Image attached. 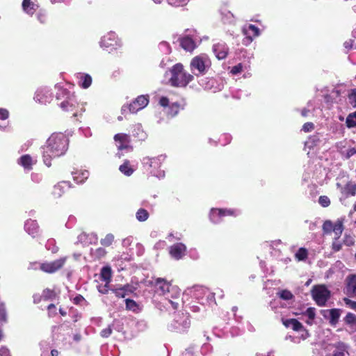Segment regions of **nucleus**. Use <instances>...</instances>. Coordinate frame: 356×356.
Returning <instances> with one entry per match:
<instances>
[{
  "label": "nucleus",
  "mask_w": 356,
  "mask_h": 356,
  "mask_svg": "<svg viewBox=\"0 0 356 356\" xmlns=\"http://www.w3.org/2000/svg\"><path fill=\"white\" fill-rule=\"evenodd\" d=\"M22 8L27 14L32 15L36 10L38 6L31 0H23Z\"/></svg>",
  "instance_id": "27"
},
{
  "label": "nucleus",
  "mask_w": 356,
  "mask_h": 356,
  "mask_svg": "<svg viewBox=\"0 0 356 356\" xmlns=\"http://www.w3.org/2000/svg\"><path fill=\"white\" fill-rule=\"evenodd\" d=\"M180 109V106L178 103H173L169 108L168 115L171 117L175 116Z\"/></svg>",
  "instance_id": "40"
},
{
  "label": "nucleus",
  "mask_w": 356,
  "mask_h": 356,
  "mask_svg": "<svg viewBox=\"0 0 356 356\" xmlns=\"http://www.w3.org/2000/svg\"><path fill=\"white\" fill-rule=\"evenodd\" d=\"M191 325L188 314H177L169 325L170 330L177 332H185Z\"/></svg>",
  "instance_id": "5"
},
{
  "label": "nucleus",
  "mask_w": 356,
  "mask_h": 356,
  "mask_svg": "<svg viewBox=\"0 0 356 356\" xmlns=\"http://www.w3.org/2000/svg\"><path fill=\"white\" fill-rule=\"evenodd\" d=\"M321 314L332 325H336L341 315V310L339 309H324L321 311Z\"/></svg>",
  "instance_id": "11"
},
{
  "label": "nucleus",
  "mask_w": 356,
  "mask_h": 356,
  "mask_svg": "<svg viewBox=\"0 0 356 356\" xmlns=\"http://www.w3.org/2000/svg\"><path fill=\"white\" fill-rule=\"evenodd\" d=\"M9 113L6 109L0 108V120H4L8 118Z\"/></svg>",
  "instance_id": "57"
},
{
  "label": "nucleus",
  "mask_w": 356,
  "mask_h": 356,
  "mask_svg": "<svg viewBox=\"0 0 356 356\" xmlns=\"http://www.w3.org/2000/svg\"><path fill=\"white\" fill-rule=\"evenodd\" d=\"M159 47L161 50H163L165 54L170 53V47L169 44L166 42H162L159 44Z\"/></svg>",
  "instance_id": "55"
},
{
  "label": "nucleus",
  "mask_w": 356,
  "mask_h": 356,
  "mask_svg": "<svg viewBox=\"0 0 356 356\" xmlns=\"http://www.w3.org/2000/svg\"><path fill=\"white\" fill-rule=\"evenodd\" d=\"M332 347V356H346L348 355V346L342 341L331 344Z\"/></svg>",
  "instance_id": "15"
},
{
  "label": "nucleus",
  "mask_w": 356,
  "mask_h": 356,
  "mask_svg": "<svg viewBox=\"0 0 356 356\" xmlns=\"http://www.w3.org/2000/svg\"><path fill=\"white\" fill-rule=\"evenodd\" d=\"M277 294L282 299L285 300H289L293 298V295L291 293V291L288 290H282L280 291Z\"/></svg>",
  "instance_id": "42"
},
{
  "label": "nucleus",
  "mask_w": 356,
  "mask_h": 356,
  "mask_svg": "<svg viewBox=\"0 0 356 356\" xmlns=\"http://www.w3.org/2000/svg\"><path fill=\"white\" fill-rule=\"evenodd\" d=\"M134 132V136L140 140H144L146 138L147 135L140 125L136 126Z\"/></svg>",
  "instance_id": "34"
},
{
  "label": "nucleus",
  "mask_w": 356,
  "mask_h": 356,
  "mask_svg": "<svg viewBox=\"0 0 356 356\" xmlns=\"http://www.w3.org/2000/svg\"><path fill=\"white\" fill-rule=\"evenodd\" d=\"M169 4L174 6H181L186 5L188 0H168Z\"/></svg>",
  "instance_id": "49"
},
{
  "label": "nucleus",
  "mask_w": 356,
  "mask_h": 356,
  "mask_svg": "<svg viewBox=\"0 0 356 356\" xmlns=\"http://www.w3.org/2000/svg\"><path fill=\"white\" fill-rule=\"evenodd\" d=\"M67 257H64L53 261L42 263L40 269L47 273H54L64 266Z\"/></svg>",
  "instance_id": "7"
},
{
  "label": "nucleus",
  "mask_w": 356,
  "mask_h": 356,
  "mask_svg": "<svg viewBox=\"0 0 356 356\" xmlns=\"http://www.w3.org/2000/svg\"><path fill=\"white\" fill-rule=\"evenodd\" d=\"M318 202L322 207H326L330 205V200L328 197L322 195V196H320Z\"/></svg>",
  "instance_id": "46"
},
{
  "label": "nucleus",
  "mask_w": 356,
  "mask_h": 356,
  "mask_svg": "<svg viewBox=\"0 0 356 356\" xmlns=\"http://www.w3.org/2000/svg\"><path fill=\"white\" fill-rule=\"evenodd\" d=\"M238 213L236 210L212 209L210 212V219L213 222L218 223L222 216H237Z\"/></svg>",
  "instance_id": "8"
},
{
  "label": "nucleus",
  "mask_w": 356,
  "mask_h": 356,
  "mask_svg": "<svg viewBox=\"0 0 356 356\" xmlns=\"http://www.w3.org/2000/svg\"><path fill=\"white\" fill-rule=\"evenodd\" d=\"M343 230V224L341 222H337L334 224L332 232L334 233V238H339Z\"/></svg>",
  "instance_id": "35"
},
{
  "label": "nucleus",
  "mask_w": 356,
  "mask_h": 356,
  "mask_svg": "<svg viewBox=\"0 0 356 356\" xmlns=\"http://www.w3.org/2000/svg\"><path fill=\"white\" fill-rule=\"evenodd\" d=\"M168 301L170 303V305H172V307H173V309H177L178 305H179L178 302H177L174 300H169Z\"/></svg>",
  "instance_id": "63"
},
{
  "label": "nucleus",
  "mask_w": 356,
  "mask_h": 356,
  "mask_svg": "<svg viewBox=\"0 0 356 356\" xmlns=\"http://www.w3.org/2000/svg\"><path fill=\"white\" fill-rule=\"evenodd\" d=\"M106 254V250L102 248H99L95 250L93 255L97 259H101Z\"/></svg>",
  "instance_id": "47"
},
{
  "label": "nucleus",
  "mask_w": 356,
  "mask_h": 356,
  "mask_svg": "<svg viewBox=\"0 0 356 356\" xmlns=\"http://www.w3.org/2000/svg\"><path fill=\"white\" fill-rule=\"evenodd\" d=\"M56 99L60 101V107L65 111H74L77 102L73 94H71L66 89L60 88L56 95Z\"/></svg>",
  "instance_id": "4"
},
{
  "label": "nucleus",
  "mask_w": 356,
  "mask_h": 356,
  "mask_svg": "<svg viewBox=\"0 0 356 356\" xmlns=\"http://www.w3.org/2000/svg\"><path fill=\"white\" fill-rule=\"evenodd\" d=\"M25 230L28 232L29 234L31 235L33 237L35 236V234L38 232V225L36 221L33 220H28L24 225Z\"/></svg>",
  "instance_id": "24"
},
{
  "label": "nucleus",
  "mask_w": 356,
  "mask_h": 356,
  "mask_svg": "<svg viewBox=\"0 0 356 356\" xmlns=\"http://www.w3.org/2000/svg\"><path fill=\"white\" fill-rule=\"evenodd\" d=\"M127 288H118L114 289L113 291L117 297L119 298H124L126 296H127V293L126 292Z\"/></svg>",
  "instance_id": "45"
},
{
  "label": "nucleus",
  "mask_w": 356,
  "mask_h": 356,
  "mask_svg": "<svg viewBox=\"0 0 356 356\" xmlns=\"http://www.w3.org/2000/svg\"><path fill=\"white\" fill-rule=\"evenodd\" d=\"M120 171L126 176H131L135 169L131 166L130 162L126 160L123 164L119 167Z\"/></svg>",
  "instance_id": "28"
},
{
  "label": "nucleus",
  "mask_w": 356,
  "mask_h": 356,
  "mask_svg": "<svg viewBox=\"0 0 356 356\" xmlns=\"http://www.w3.org/2000/svg\"><path fill=\"white\" fill-rule=\"evenodd\" d=\"M168 99L163 97L160 99L159 103L162 106H166L168 104Z\"/></svg>",
  "instance_id": "61"
},
{
  "label": "nucleus",
  "mask_w": 356,
  "mask_h": 356,
  "mask_svg": "<svg viewBox=\"0 0 356 356\" xmlns=\"http://www.w3.org/2000/svg\"><path fill=\"white\" fill-rule=\"evenodd\" d=\"M92 83V78L88 74H82L80 75L79 84L83 88H88Z\"/></svg>",
  "instance_id": "29"
},
{
  "label": "nucleus",
  "mask_w": 356,
  "mask_h": 356,
  "mask_svg": "<svg viewBox=\"0 0 356 356\" xmlns=\"http://www.w3.org/2000/svg\"><path fill=\"white\" fill-rule=\"evenodd\" d=\"M343 243L339 238H334L332 242V248L334 252H338L341 250Z\"/></svg>",
  "instance_id": "43"
},
{
  "label": "nucleus",
  "mask_w": 356,
  "mask_h": 356,
  "mask_svg": "<svg viewBox=\"0 0 356 356\" xmlns=\"http://www.w3.org/2000/svg\"><path fill=\"white\" fill-rule=\"evenodd\" d=\"M354 41L353 40H349L348 41H346L343 44L345 48L346 49H351L353 46Z\"/></svg>",
  "instance_id": "59"
},
{
  "label": "nucleus",
  "mask_w": 356,
  "mask_h": 356,
  "mask_svg": "<svg viewBox=\"0 0 356 356\" xmlns=\"http://www.w3.org/2000/svg\"><path fill=\"white\" fill-rule=\"evenodd\" d=\"M181 46L186 51H191L195 48V42L190 37H184L181 39Z\"/></svg>",
  "instance_id": "25"
},
{
  "label": "nucleus",
  "mask_w": 356,
  "mask_h": 356,
  "mask_svg": "<svg viewBox=\"0 0 356 356\" xmlns=\"http://www.w3.org/2000/svg\"><path fill=\"white\" fill-rule=\"evenodd\" d=\"M121 111H122V113L123 114L126 113L128 111H129V106H123L122 107Z\"/></svg>",
  "instance_id": "64"
},
{
  "label": "nucleus",
  "mask_w": 356,
  "mask_h": 356,
  "mask_svg": "<svg viewBox=\"0 0 356 356\" xmlns=\"http://www.w3.org/2000/svg\"><path fill=\"white\" fill-rule=\"evenodd\" d=\"M0 356H10L9 350L6 347L0 349Z\"/></svg>",
  "instance_id": "58"
},
{
  "label": "nucleus",
  "mask_w": 356,
  "mask_h": 356,
  "mask_svg": "<svg viewBox=\"0 0 356 356\" xmlns=\"http://www.w3.org/2000/svg\"><path fill=\"white\" fill-rule=\"evenodd\" d=\"M242 32L246 36L248 42H251L253 37H257L260 34L259 29L253 24L245 25L242 29Z\"/></svg>",
  "instance_id": "14"
},
{
  "label": "nucleus",
  "mask_w": 356,
  "mask_h": 356,
  "mask_svg": "<svg viewBox=\"0 0 356 356\" xmlns=\"http://www.w3.org/2000/svg\"><path fill=\"white\" fill-rule=\"evenodd\" d=\"M343 300L347 307L356 312V301L352 300L348 298H344Z\"/></svg>",
  "instance_id": "44"
},
{
  "label": "nucleus",
  "mask_w": 356,
  "mask_h": 356,
  "mask_svg": "<svg viewBox=\"0 0 356 356\" xmlns=\"http://www.w3.org/2000/svg\"><path fill=\"white\" fill-rule=\"evenodd\" d=\"M342 241L343 244L346 246H350L354 243V238L348 235H345Z\"/></svg>",
  "instance_id": "51"
},
{
  "label": "nucleus",
  "mask_w": 356,
  "mask_h": 356,
  "mask_svg": "<svg viewBox=\"0 0 356 356\" xmlns=\"http://www.w3.org/2000/svg\"><path fill=\"white\" fill-rule=\"evenodd\" d=\"M186 251V247L181 243H176L170 248V254L177 260L181 259Z\"/></svg>",
  "instance_id": "13"
},
{
  "label": "nucleus",
  "mask_w": 356,
  "mask_h": 356,
  "mask_svg": "<svg viewBox=\"0 0 356 356\" xmlns=\"http://www.w3.org/2000/svg\"><path fill=\"white\" fill-rule=\"evenodd\" d=\"M334 227V224H333L332 222V221H330V220L325 221L323 225V233L325 234H330L332 232Z\"/></svg>",
  "instance_id": "38"
},
{
  "label": "nucleus",
  "mask_w": 356,
  "mask_h": 356,
  "mask_svg": "<svg viewBox=\"0 0 356 356\" xmlns=\"http://www.w3.org/2000/svg\"><path fill=\"white\" fill-rule=\"evenodd\" d=\"M89 172L87 170H85L81 173V177H74V181L77 183H82L85 179L88 177Z\"/></svg>",
  "instance_id": "48"
},
{
  "label": "nucleus",
  "mask_w": 356,
  "mask_h": 356,
  "mask_svg": "<svg viewBox=\"0 0 356 356\" xmlns=\"http://www.w3.org/2000/svg\"><path fill=\"white\" fill-rule=\"evenodd\" d=\"M69 140L61 133L53 134L42 147V157L44 164L49 167L51 160L65 154L68 149Z\"/></svg>",
  "instance_id": "1"
},
{
  "label": "nucleus",
  "mask_w": 356,
  "mask_h": 356,
  "mask_svg": "<svg viewBox=\"0 0 356 356\" xmlns=\"http://www.w3.org/2000/svg\"><path fill=\"white\" fill-rule=\"evenodd\" d=\"M345 293L350 297L356 298V275H350L346 278Z\"/></svg>",
  "instance_id": "12"
},
{
  "label": "nucleus",
  "mask_w": 356,
  "mask_h": 356,
  "mask_svg": "<svg viewBox=\"0 0 356 356\" xmlns=\"http://www.w3.org/2000/svg\"><path fill=\"white\" fill-rule=\"evenodd\" d=\"M52 94L50 92L49 88H40L35 94L34 99L41 104L49 103L52 100Z\"/></svg>",
  "instance_id": "10"
},
{
  "label": "nucleus",
  "mask_w": 356,
  "mask_h": 356,
  "mask_svg": "<svg viewBox=\"0 0 356 356\" xmlns=\"http://www.w3.org/2000/svg\"><path fill=\"white\" fill-rule=\"evenodd\" d=\"M125 302H126V307L128 309L135 310L136 307H137V305L134 300H131V299H127L125 300Z\"/></svg>",
  "instance_id": "50"
},
{
  "label": "nucleus",
  "mask_w": 356,
  "mask_h": 356,
  "mask_svg": "<svg viewBox=\"0 0 356 356\" xmlns=\"http://www.w3.org/2000/svg\"><path fill=\"white\" fill-rule=\"evenodd\" d=\"M114 240V236L111 234H108L104 238L101 240V244L104 246H109L112 244Z\"/></svg>",
  "instance_id": "41"
},
{
  "label": "nucleus",
  "mask_w": 356,
  "mask_h": 356,
  "mask_svg": "<svg viewBox=\"0 0 356 356\" xmlns=\"http://www.w3.org/2000/svg\"><path fill=\"white\" fill-rule=\"evenodd\" d=\"M349 101L354 107H356V90H352L349 95Z\"/></svg>",
  "instance_id": "53"
},
{
  "label": "nucleus",
  "mask_w": 356,
  "mask_h": 356,
  "mask_svg": "<svg viewBox=\"0 0 356 356\" xmlns=\"http://www.w3.org/2000/svg\"><path fill=\"white\" fill-rule=\"evenodd\" d=\"M41 297L45 300H53L55 298V293L53 290L46 289L42 291Z\"/></svg>",
  "instance_id": "37"
},
{
  "label": "nucleus",
  "mask_w": 356,
  "mask_h": 356,
  "mask_svg": "<svg viewBox=\"0 0 356 356\" xmlns=\"http://www.w3.org/2000/svg\"><path fill=\"white\" fill-rule=\"evenodd\" d=\"M242 71V65L241 63L238 64L237 65L234 66L231 72L233 74H237L240 73Z\"/></svg>",
  "instance_id": "56"
},
{
  "label": "nucleus",
  "mask_w": 356,
  "mask_h": 356,
  "mask_svg": "<svg viewBox=\"0 0 356 356\" xmlns=\"http://www.w3.org/2000/svg\"><path fill=\"white\" fill-rule=\"evenodd\" d=\"M343 321L350 333L356 332V316L354 314L348 313Z\"/></svg>",
  "instance_id": "20"
},
{
  "label": "nucleus",
  "mask_w": 356,
  "mask_h": 356,
  "mask_svg": "<svg viewBox=\"0 0 356 356\" xmlns=\"http://www.w3.org/2000/svg\"><path fill=\"white\" fill-rule=\"evenodd\" d=\"M211 65L209 56L200 54L192 58L190 63L191 71L195 76L203 75L209 70Z\"/></svg>",
  "instance_id": "3"
},
{
  "label": "nucleus",
  "mask_w": 356,
  "mask_h": 356,
  "mask_svg": "<svg viewBox=\"0 0 356 356\" xmlns=\"http://www.w3.org/2000/svg\"><path fill=\"white\" fill-rule=\"evenodd\" d=\"M154 286L158 290V292H159L160 295L165 296L170 292V284L164 279H156Z\"/></svg>",
  "instance_id": "16"
},
{
  "label": "nucleus",
  "mask_w": 356,
  "mask_h": 356,
  "mask_svg": "<svg viewBox=\"0 0 356 356\" xmlns=\"http://www.w3.org/2000/svg\"><path fill=\"white\" fill-rule=\"evenodd\" d=\"M122 288H127L126 289V292L127 293V295H129V293L133 292L132 286H131L129 285H124Z\"/></svg>",
  "instance_id": "62"
},
{
  "label": "nucleus",
  "mask_w": 356,
  "mask_h": 356,
  "mask_svg": "<svg viewBox=\"0 0 356 356\" xmlns=\"http://www.w3.org/2000/svg\"><path fill=\"white\" fill-rule=\"evenodd\" d=\"M136 216L138 220L143 222L148 218L149 213L147 210L144 209H140L136 212Z\"/></svg>",
  "instance_id": "33"
},
{
  "label": "nucleus",
  "mask_w": 356,
  "mask_h": 356,
  "mask_svg": "<svg viewBox=\"0 0 356 356\" xmlns=\"http://www.w3.org/2000/svg\"><path fill=\"white\" fill-rule=\"evenodd\" d=\"M343 192L346 195H355L356 193V184L354 182H348L343 188Z\"/></svg>",
  "instance_id": "30"
},
{
  "label": "nucleus",
  "mask_w": 356,
  "mask_h": 356,
  "mask_svg": "<svg viewBox=\"0 0 356 356\" xmlns=\"http://www.w3.org/2000/svg\"><path fill=\"white\" fill-rule=\"evenodd\" d=\"M295 257L298 261H303L307 257V250L301 248L296 253Z\"/></svg>",
  "instance_id": "39"
},
{
  "label": "nucleus",
  "mask_w": 356,
  "mask_h": 356,
  "mask_svg": "<svg viewBox=\"0 0 356 356\" xmlns=\"http://www.w3.org/2000/svg\"><path fill=\"white\" fill-rule=\"evenodd\" d=\"M111 334H112V329H111V326H108V327L103 329L100 332L101 337H102L104 338H108Z\"/></svg>",
  "instance_id": "52"
},
{
  "label": "nucleus",
  "mask_w": 356,
  "mask_h": 356,
  "mask_svg": "<svg viewBox=\"0 0 356 356\" xmlns=\"http://www.w3.org/2000/svg\"><path fill=\"white\" fill-rule=\"evenodd\" d=\"M314 129V125L312 122H306L302 126V130L305 132H309Z\"/></svg>",
  "instance_id": "54"
},
{
  "label": "nucleus",
  "mask_w": 356,
  "mask_h": 356,
  "mask_svg": "<svg viewBox=\"0 0 356 356\" xmlns=\"http://www.w3.org/2000/svg\"><path fill=\"white\" fill-rule=\"evenodd\" d=\"M283 323L286 327H291L295 331H300L303 328L302 325L294 318L285 320Z\"/></svg>",
  "instance_id": "26"
},
{
  "label": "nucleus",
  "mask_w": 356,
  "mask_h": 356,
  "mask_svg": "<svg viewBox=\"0 0 356 356\" xmlns=\"http://www.w3.org/2000/svg\"><path fill=\"white\" fill-rule=\"evenodd\" d=\"M161 158L162 156L154 158L145 157L143 159V164L145 167L157 168L160 166Z\"/></svg>",
  "instance_id": "22"
},
{
  "label": "nucleus",
  "mask_w": 356,
  "mask_h": 356,
  "mask_svg": "<svg viewBox=\"0 0 356 356\" xmlns=\"http://www.w3.org/2000/svg\"><path fill=\"white\" fill-rule=\"evenodd\" d=\"M116 44V37L113 33H109L107 35L103 36L100 41V45L103 48L114 47Z\"/></svg>",
  "instance_id": "18"
},
{
  "label": "nucleus",
  "mask_w": 356,
  "mask_h": 356,
  "mask_svg": "<svg viewBox=\"0 0 356 356\" xmlns=\"http://www.w3.org/2000/svg\"><path fill=\"white\" fill-rule=\"evenodd\" d=\"M148 103L149 97L147 95H140L129 105V112L135 113L147 106Z\"/></svg>",
  "instance_id": "9"
},
{
  "label": "nucleus",
  "mask_w": 356,
  "mask_h": 356,
  "mask_svg": "<svg viewBox=\"0 0 356 356\" xmlns=\"http://www.w3.org/2000/svg\"><path fill=\"white\" fill-rule=\"evenodd\" d=\"M84 300V298L82 296L78 295L74 298V302L75 304H80L82 301Z\"/></svg>",
  "instance_id": "60"
},
{
  "label": "nucleus",
  "mask_w": 356,
  "mask_h": 356,
  "mask_svg": "<svg viewBox=\"0 0 356 356\" xmlns=\"http://www.w3.org/2000/svg\"><path fill=\"white\" fill-rule=\"evenodd\" d=\"M115 142L120 143L118 145V149L122 150L124 149H129V136L125 134H118L114 136Z\"/></svg>",
  "instance_id": "19"
},
{
  "label": "nucleus",
  "mask_w": 356,
  "mask_h": 356,
  "mask_svg": "<svg viewBox=\"0 0 356 356\" xmlns=\"http://www.w3.org/2000/svg\"><path fill=\"white\" fill-rule=\"evenodd\" d=\"M312 296L318 306H325L330 298V291L324 285H316L312 289Z\"/></svg>",
  "instance_id": "6"
},
{
  "label": "nucleus",
  "mask_w": 356,
  "mask_h": 356,
  "mask_svg": "<svg viewBox=\"0 0 356 356\" xmlns=\"http://www.w3.org/2000/svg\"><path fill=\"white\" fill-rule=\"evenodd\" d=\"M101 276L103 280L108 282L111 278V269L108 266H104L101 270Z\"/></svg>",
  "instance_id": "31"
},
{
  "label": "nucleus",
  "mask_w": 356,
  "mask_h": 356,
  "mask_svg": "<svg viewBox=\"0 0 356 356\" xmlns=\"http://www.w3.org/2000/svg\"><path fill=\"white\" fill-rule=\"evenodd\" d=\"M303 315L308 318L307 320V323L308 324H312V321L315 318V309L313 307H309L307 309V310L303 313Z\"/></svg>",
  "instance_id": "32"
},
{
  "label": "nucleus",
  "mask_w": 356,
  "mask_h": 356,
  "mask_svg": "<svg viewBox=\"0 0 356 356\" xmlns=\"http://www.w3.org/2000/svg\"><path fill=\"white\" fill-rule=\"evenodd\" d=\"M346 123L349 128L356 127V111L348 115Z\"/></svg>",
  "instance_id": "36"
},
{
  "label": "nucleus",
  "mask_w": 356,
  "mask_h": 356,
  "mask_svg": "<svg viewBox=\"0 0 356 356\" xmlns=\"http://www.w3.org/2000/svg\"><path fill=\"white\" fill-rule=\"evenodd\" d=\"M170 72L171 77L169 82L172 86L185 87L193 79V76L184 71V66L181 63L175 65L170 70Z\"/></svg>",
  "instance_id": "2"
},
{
  "label": "nucleus",
  "mask_w": 356,
  "mask_h": 356,
  "mask_svg": "<svg viewBox=\"0 0 356 356\" xmlns=\"http://www.w3.org/2000/svg\"><path fill=\"white\" fill-rule=\"evenodd\" d=\"M213 51L218 60H222L226 58L228 48L224 43H218L213 46Z\"/></svg>",
  "instance_id": "17"
},
{
  "label": "nucleus",
  "mask_w": 356,
  "mask_h": 356,
  "mask_svg": "<svg viewBox=\"0 0 356 356\" xmlns=\"http://www.w3.org/2000/svg\"><path fill=\"white\" fill-rule=\"evenodd\" d=\"M70 186V184L67 181L60 182L54 186L52 194L55 197H60L64 193L65 190Z\"/></svg>",
  "instance_id": "23"
},
{
  "label": "nucleus",
  "mask_w": 356,
  "mask_h": 356,
  "mask_svg": "<svg viewBox=\"0 0 356 356\" xmlns=\"http://www.w3.org/2000/svg\"><path fill=\"white\" fill-rule=\"evenodd\" d=\"M36 163V160L33 159L30 155L25 154L22 156L19 160L18 163L21 165L24 169L30 170L32 166Z\"/></svg>",
  "instance_id": "21"
}]
</instances>
